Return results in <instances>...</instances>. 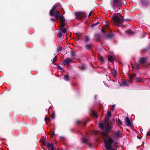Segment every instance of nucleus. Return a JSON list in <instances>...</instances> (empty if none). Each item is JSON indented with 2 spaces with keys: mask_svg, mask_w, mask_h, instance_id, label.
I'll use <instances>...</instances> for the list:
<instances>
[{
  "mask_svg": "<svg viewBox=\"0 0 150 150\" xmlns=\"http://www.w3.org/2000/svg\"><path fill=\"white\" fill-rule=\"evenodd\" d=\"M136 81L139 82H142L143 80L140 79V78H139L138 77H137L135 79Z\"/></svg>",
  "mask_w": 150,
  "mask_h": 150,
  "instance_id": "obj_24",
  "label": "nucleus"
},
{
  "mask_svg": "<svg viewBox=\"0 0 150 150\" xmlns=\"http://www.w3.org/2000/svg\"><path fill=\"white\" fill-rule=\"evenodd\" d=\"M57 68L60 70H63V69L59 65H57Z\"/></svg>",
  "mask_w": 150,
  "mask_h": 150,
  "instance_id": "obj_40",
  "label": "nucleus"
},
{
  "mask_svg": "<svg viewBox=\"0 0 150 150\" xmlns=\"http://www.w3.org/2000/svg\"><path fill=\"white\" fill-rule=\"evenodd\" d=\"M84 40L85 42H88L89 40V38L88 36H86L84 39Z\"/></svg>",
  "mask_w": 150,
  "mask_h": 150,
  "instance_id": "obj_26",
  "label": "nucleus"
},
{
  "mask_svg": "<svg viewBox=\"0 0 150 150\" xmlns=\"http://www.w3.org/2000/svg\"><path fill=\"white\" fill-rule=\"evenodd\" d=\"M88 120V119L87 120L85 121L77 120L76 121V124L77 125L80 124L83 126H85L86 125Z\"/></svg>",
  "mask_w": 150,
  "mask_h": 150,
  "instance_id": "obj_9",
  "label": "nucleus"
},
{
  "mask_svg": "<svg viewBox=\"0 0 150 150\" xmlns=\"http://www.w3.org/2000/svg\"><path fill=\"white\" fill-rule=\"evenodd\" d=\"M78 67L82 71H83L86 69V67L85 65L83 64L81 66H78Z\"/></svg>",
  "mask_w": 150,
  "mask_h": 150,
  "instance_id": "obj_19",
  "label": "nucleus"
},
{
  "mask_svg": "<svg viewBox=\"0 0 150 150\" xmlns=\"http://www.w3.org/2000/svg\"><path fill=\"white\" fill-rule=\"evenodd\" d=\"M62 50V47H59L57 49V52H60Z\"/></svg>",
  "mask_w": 150,
  "mask_h": 150,
  "instance_id": "obj_35",
  "label": "nucleus"
},
{
  "mask_svg": "<svg viewBox=\"0 0 150 150\" xmlns=\"http://www.w3.org/2000/svg\"><path fill=\"white\" fill-rule=\"evenodd\" d=\"M76 35H78V36H79V37H80V36L81 35V34L80 33H76Z\"/></svg>",
  "mask_w": 150,
  "mask_h": 150,
  "instance_id": "obj_53",
  "label": "nucleus"
},
{
  "mask_svg": "<svg viewBox=\"0 0 150 150\" xmlns=\"http://www.w3.org/2000/svg\"><path fill=\"white\" fill-rule=\"evenodd\" d=\"M116 9H118H118H119L118 7H116Z\"/></svg>",
  "mask_w": 150,
  "mask_h": 150,
  "instance_id": "obj_59",
  "label": "nucleus"
},
{
  "mask_svg": "<svg viewBox=\"0 0 150 150\" xmlns=\"http://www.w3.org/2000/svg\"><path fill=\"white\" fill-rule=\"evenodd\" d=\"M138 137V139H141L142 138V137Z\"/></svg>",
  "mask_w": 150,
  "mask_h": 150,
  "instance_id": "obj_57",
  "label": "nucleus"
},
{
  "mask_svg": "<svg viewBox=\"0 0 150 150\" xmlns=\"http://www.w3.org/2000/svg\"><path fill=\"white\" fill-rule=\"evenodd\" d=\"M46 147L48 148H50L52 146V144H51L50 143H49L46 145Z\"/></svg>",
  "mask_w": 150,
  "mask_h": 150,
  "instance_id": "obj_36",
  "label": "nucleus"
},
{
  "mask_svg": "<svg viewBox=\"0 0 150 150\" xmlns=\"http://www.w3.org/2000/svg\"><path fill=\"white\" fill-rule=\"evenodd\" d=\"M115 106V105H112V108H111L110 109V110L111 111H113L114 110V108Z\"/></svg>",
  "mask_w": 150,
  "mask_h": 150,
  "instance_id": "obj_45",
  "label": "nucleus"
},
{
  "mask_svg": "<svg viewBox=\"0 0 150 150\" xmlns=\"http://www.w3.org/2000/svg\"><path fill=\"white\" fill-rule=\"evenodd\" d=\"M75 15L76 17V18L77 19H81L82 18H85L86 16L85 14L81 12H75Z\"/></svg>",
  "mask_w": 150,
  "mask_h": 150,
  "instance_id": "obj_5",
  "label": "nucleus"
},
{
  "mask_svg": "<svg viewBox=\"0 0 150 150\" xmlns=\"http://www.w3.org/2000/svg\"><path fill=\"white\" fill-rule=\"evenodd\" d=\"M93 12V11H91V12L88 15V17H91Z\"/></svg>",
  "mask_w": 150,
  "mask_h": 150,
  "instance_id": "obj_49",
  "label": "nucleus"
},
{
  "mask_svg": "<svg viewBox=\"0 0 150 150\" xmlns=\"http://www.w3.org/2000/svg\"><path fill=\"white\" fill-rule=\"evenodd\" d=\"M59 29L64 33H66L67 32V30L66 28H64V27H61V26H59Z\"/></svg>",
  "mask_w": 150,
  "mask_h": 150,
  "instance_id": "obj_15",
  "label": "nucleus"
},
{
  "mask_svg": "<svg viewBox=\"0 0 150 150\" xmlns=\"http://www.w3.org/2000/svg\"><path fill=\"white\" fill-rule=\"evenodd\" d=\"M42 143L43 145L44 146H45L46 145H47L45 143V142H44V140H42Z\"/></svg>",
  "mask_w": 150,
  "mask_h": 150,
  "instance_id": "obj_48",
  "label": "nucleus"
},
{
  "mask_svg": "<svg viewBox=\"0 0 150 150\" xmlns=\"http://www.w3.org/2000/svg\"><path fill=\"white\" fill-rule=\"evenodd\" d=\"M51 150H56V147L54 146L53 144H52V146L51 147Z\"/></svg>",
  "mask_w": 150,
  "mask_h": 150,
  "instance_id": "obj_38",
  "label": "nucleus"
},
{
  "mask_svg": "<svg viewBox=\"0 0 150 150\" xmlns=\"http://www.w3.org/2000/svg\"><path fill=\"white\" fill-rule=\"evenodd\" d=\"M55 117V112L54 111H53L52 112V117L54 119Z\"/></svg>",
  "mask_w": 150,
  "mask_h": 150,
  "instance_id": "obj_28",
  "label": "nucleus"
},
{
  "mask_svg": "<svg viewBox=\"0 0 150 150\" xmlns=\"http://www.w3.org/2000/svg\"><path fill=\"white\" fill-rule=\"evenodd\" d=\"M118 121L119 123L118 124V126H120L122 125V122L119 119H118Z\"/></svg>",
  "mask_w": 150,
  "mask_h": 150,
  "instance_id": "obj_42",
  "label": "nucleus"
},
{
  "mask_svg": "<svg viewBox=\"0 0 150 150\" xmlns=\"http://www.w3.org/2000/svg\"><path fill=\"white\" fill-rule=\"evenodd\" d=\"M98 58L100 61L102 63H103L104 62V60L103 57L100 54L98 55Z\"/></svg>",
  "mask_w": 150,
  "mask_h": 150,
  "instance_id": "obj_16",
  "label": "nucleus"
},
{
  "mask_svg": "<svg viewBox=\"0 0 150 150\" xmlns=\"http://www.w3.org/2000/svg\"><path fill=\"white\" fill-rule=\"evenodd\" d=\"M139 66V64H138L135 63V69H138V67Z\"/></svg>",
  "mask_w": 150,
  "mask_h": 150,
  "instance_id": "obj_33",
  "label": "nucleus"
},
{
  "mask_svg": "<svg viewBox=\"0 0 150 150\" xmlns=\"http://www.w3.org/2000/svg\"><path fill=\"white\" fill-rule=\"evenodd\" d=\"M105 25L106 27H108V25Z\"/></svg>",
  "mask_w": 150,
  "mask_h": 150,
  "instance_id": "obj_62",
  "label": "nucleus"
},
{
  "mask_svg": "<svg viewBox=\"0 0 150 150\" xmlns=\"http://www.w3.org/2000/svg\"><path fill=\"white\" fill-rule=\"evenodd\" d=\"M89 140L88 138L84 136L83 137V141L84 143H87Z\"/></svg>",
  "mask_w": 150,
  "mask_h": 150,
  "instance_id": "obj_22",
  "label": "nucleus"
},
{
  "mask_svg": "<svg viewBox=\"0 0 150 150\" xmlns=\"http://www.w3.org/2000/svg\"><path fill=\"white\" fill-rule=\"evenodd\" d=\"M132 68L133 69L134 68V66L133 65V64H132Z\"/></svg>",
  "mask_w": 150,
  "mask_h": 150,
  "instance_id": "obj_58",
  "label": "nucleus"
},
{
  "mask_svg": "<svg viewBox=\"0 0 150 150\" xmlns=\"http://www.w3.org/2000/svg\"><path fill=\"white\" fill-rule=\"evenodd\" d=\"M126 33L128 34L133 35L134 34L133 32L131 30H128L126 31Z\"/></svg>",
  "mask_w": 150,
  "mask_h": 150,
  "instance_id": "obj_25",
  "label": "nucleus"
},
{
  "mask_svg": "<svg viewBox=\"0 0 150 150\" xmlns=\"http://www.w3.org/2000/svg\"><path fill=\"white\" fill-rule=\"evenodd\" d=\"M147 135L149 136H150V131H148L147 132Z\"/></svg>",
  "mask_w": 150,
  "mask_h": 150,
  "instance_id": "obj_52",
  "label": "nucleus"
},
{
  "mask_svg": "<svg viewBox=\"0 0 150 150\" xmlns=\"http://www.w3.org/2000/svg\"><path fill=\"white\" fill-rule=\"evenodd\" d=\"M59 19L61 23L60 26H61V27H64V25H65L67 23L65 21V19L64 18L63 15L60 16Z\"/></svg>",
  "mask_w": 150,
  "mask_h": 150,
  "instance_id": "obj_8",
  "label": "nucleus"
},
{
  "mask_svg": "<svg viewBox=\"0 0 150 150\" xmlns=\"http://www.w3.org/2000/svg\"><path fill=\"white\" fill-rule=\"evenodd\" d=\"M99 23L97 22L96 23L93 24L91 25V27L93 28L95 26L98 25Z\"/></svg>",
  "mask_w": 150,
  "mask_h": 150,
  "instance_id": "obj_27",
  "label": "nucleus"
},
{
  "mask_svg": "<svg viewBox=\"0 0 150 150\" xmlns=\"http://www.w3.org/2000/svg\"><path fill=\"white\" fill-rule=\"evenodd\" d=\"M60 140L62 141H64L65 139V137L63 136H61L60 137Z\"/></svg>",
  "mask_w": 150,
  "mask_h": 150,
  "instance_id": "obj_41",
  "label": "nucleus"
},
{
  "mask_svg": "<svg viewBox=\"0 0 150 150\" xmlns=\"http://www.w3.org/2000/svg\"><path fill=\"white\" fill-rule=\"evenodd\" d=\"M90 114L91 115L94 117L96 118L97 119L98 118V116L97 114L96 113V112L94 111L91 110L90 112Z\"/></svg>",
  "mask_w": 150,
  "mask_h": 150,
  "instance_id": "obj_14",
  "label": "nucleus"
},
{
  "mask_svg": "<svg viewBox=\"0 0 150 150\" xmlns=\"http://www.w3.org/2000/svg\"><path fill=\"white\" fill-rule=\"evenodd\" d=\"M57 56H56L54 58L52 62V64H54L55 62H56L57 60Z\"/></svg>",
  "mask_w": 150,
  "mask_h": 150,
  "instance_id": "obj_32",
  "label": "nucleus"
},
{
  "mask_svg": "<svg viewBox=\"0 0 150 150\" xmlns=\"http://www.w3.org/2000/svg\"><path fill=\"white\" fill-rule=\"evenodd\" d=\"M140 4L144 6H147L150 4V0H140Z\"/></svg>",
  "mask_w": 150,
  "mask_h": 150,
  "instance_id": "obj_7",
  "label": "nucleus"
},
{
  "mask_svg": "<svg viewBox=\"0 0 150 150\" xmlns=\"http://www.w3.org/2000/svg\"><path fill=\"white\" fill-rule=\"evenodd\" d=\"M71 55L72 56L74 57V56H75V54L74 52H73L72 51H71Z\"/></svg>",
  "mask_w": 150,
  "mask_h": 150,
  "instance_id": "obj_46",
  "label": "nucleus"
},
{
  "mask_svg": "<svg viewBox=\"0 0 150 150\" xmlns=\"http://www.w3.org/2000/svg\"><path fill=\"white\" fill-rule=\"evenodd\" d=\"M79 40V38H78L77 39V40Z\"/></svg>",
  "mask_w": 150,
  "mask_h": 150,
  "instance_id": "obj_61",
  "label": "nucleus"
},
{
  "mask_svg": "<svg viewBox=\"0 0 150 150\" xmlns=\"http://www.w3.org/2000/svg\"><path fill=\"white\" fill-rule=\"evenodd\" d=\"M92 44H89L86 45L85 46V48L86 49L89 50H91L92 47Z\"/></svg>",
  "mask_w": 150,
  "mask_h": 150,
  "instance_id": "obj_17",
  "label": "nucleus"
},
{
  "mask_svg": "<svg viewBox=\"0 0 150 150\" xmlns=\"http://www.w3.org/2000/svg\"><path fill=\"white\" fill-rule=\"evenodd\" d=\"M113 57L112 56H110L108 58V60L109 61H112L113 60Z\"/></svg>",
  "mask_w": 150,
  "mask_h": 150,
  "instance_id": "obj_30",
  "label": "nucleus"
},
{
  "mask_svg": "<svg viewBox=\"0 0 150 150\" xmlns=\"http://www.w3.org/2000/svg\"><path fill=\"white\" fill-rule=\"evenodd\" d=\"M132 74L134 78L136 76H137L136 74Z\"/></svg>",
  "mask_w": 150,
  "mask_h": 150,
  "instance_id": "obj_54",
  "label": "nucleus"
},
{
  "mask_svg": "<svg viewBox=\"0 0 150 150\" xmlns=\"http://www.w3.org/2000/svg\"><path fill=\"white\" fill-rule=\"evenodd\" d=\"M113 8L115 12L118 11V9H116V7H118L119 9L120 10L122 8L121 4H122V0H113Z\"/></svg>",
  "mask_w": 150,
  "mask_h": 150,
  "instance_id": "obj_3",
  "label": "nucleus"
},
{
  "mask_svg": "<svg viewBox=\"0 0 150 150\" xmlns=\"http://www.w3.org/2000/svg\"><path fill=\"white\" fill-rule=\"evenodd\" d=\"M122 84H120V85L121 86H128V85L127 83V80H125L122 81Z\"/></svg>",
  "mask_w": 150,
  "mask_h": 150,
  "instance_id": "obj_20",
  "label": "nucleus"
},
{
  "mask_svg": "<svg viewBox=\"0 0 150 150\" xmlns=\"http://www.w3.org/2000/svg\"><path fill=\"white\" fill-rule=\"evenodd\" d=\"M54 134V131H53V132H52V134L51 135V137H52Z\"/></svg>",
  "mask_w": 150,
  "mask_h": 150,
  "instance_id": "obj_50",
  "label": "nucleus"
},
{
  "mask_svg": "<svg viewBox=\"0 0 150 150\" xmlns=\"http://www.w3.org/2000/svg\"><path fill=\"white\" fill-rule=\"evenodd\" d=\"M107 115L108 117H110L111 116V113L110 111H108L107 112Z\"/></svg>",
  "mask_w": 150,
  "mask_h": 150,
  "instance_id": "obj_39",
  "label": "nucleus"
},
{
  "mask_svg": "<svg viewBox=\"0 0 150 150\" xmlns=\"http://www.w3.org/2000/svg\"><path fill=\"white\" fill-rule=\"evenodd\" d=\"M56 13H57V14H58L59 15V14H60V12H59L58 11H57L56 12Z\"/></svg>",
  "mask_w": 150,
  "mask_h": 150,
  "instance_id": "obj_55",
  "label": "nucleus"
},
{
  "mask_svg": "<svg viewBox=\"0 0 150 150\" xmlns=\"http://www.w3.org/2000/svg\"><path fill=\"white\" fill-rule=\"evenodd\" d=\"M114 147H115V148H118V147H119V146H117V145L114 146Z\"/></svg>",
  "mask_w": 150,
  "mask_h": 150,
  "instance_id": "obj_56",
  "label": "nucleus"
},
{
  "mask_svg": "<svg viewBox=\"0 0 150 150\" xmlns=\"http://www.w3.org/2000/svg\"><path fill=\"white\" fill-rule=\"evenodd\" d=\"M129 79L131 80H132L134 79V78L133 77V76L131 74V75L129 76Z\"/></svg>",
  "mask_w": 150,
  "mask_h": 150,
  "instance_id": "obj_37",
  "label": "nucleus"
},
{
  "mask_svg": "<svg viewBox=\"0 0 150 150\" xmlns=\"http://www.w3.org/2000/svg\"><path fill=\"white\" fill-rule=\"evenodd\" d=\"M72 60V59L69 58L67 57L63 62V64L64 65H67Z\"/></svg>",
  "mask_w": 150,
  "mask_h": 150,
  "instance_id": "obj_12",
  "label": "nucleus"
},
{
  "mask_svg": "<svg viewBox=\"0 0 150 150\" xmlns=\"http://www.w3.org/2000/svg\"><path fill=\"white\" fill-rule=\"evenodd\" d=\"M57 7V5H54L53 6L52 8L50 10V14L51 16H54L55 15L54 12Z\"/></svg>",
  "mask_w": 150,
  "mask_h": 150,
  "instance_id": "obj_10",
  "label": "nucleus"
},
{
  "mask_svg": "<svg viewBox=\"0 0 150 150\" xmlns=\"http://www.w3.org/2000/svg\"><path fill=\"white\" fill-rule=\"evenodd\" d=\"M148 59L147 57H140L139 59L138 62L139 64L144 65L146 63Z\"/></svg>",
  "mask_w": 150,
  "mask_h": 150,
  "instance_id": "obj_6",
  "label": "nucleus"
},
{
  "mask_svg": "<svg viewBox=\"0 0 150 150\" xmlns=\"http://www.w3.org/2000/svg\"><path fill=\"white\" fill-rule=\"evenodd\" d=\"M112 120L114 122V119H112Z\"/></svg>",
  "mask_w": 150,
  "mask_h": 150,
  "instance_id": "obj_63",
  "label": "nucleus"
},
{
  "mask_svg": "<svg viewBox=\"0 0 150 150\" xmlns=\"http://www.w3.org/2000/svg\"><path fill=\"white\" fill-rule=\"evenodd\" d=\"M50 21H52L53 23H54L55 22L56 20L53 18H52L51 19Z\"/></svg>",
  "mask_w": 150,
  "mask_h": 150,
  "instance_id": "obj_51",
  "label": "nucleus"
},
{
  "mask_svg": "<svg viewBox=\"0 0 150 150\" xmlns=\"http://www.w3.org/2000/svg\"><path fill=\"white\" fill-rule=\"evenodd\" d=\"M114 35L112 33H110L105 35L104 38L106 39H110L114 37Z\"/></svg>",
  "mask_w": 150,
  "mask_h": 150,
  "instance_id": "obj_11",
  "label": "nucleus"
},
{
  "mask_svg": "<svg viewBox=\"0 0 150 150\" xmlns=\"http://www.w3.org/2000/svg\"><path fill=\"white\" fill-rule=\"evenodd\" d=\"M99 126L102 129H105V132H101V134L104 137H106L108 134V132H110L112 128V127L110 126L108 122V120L107 121V123H105L104 125L100 123Z\"/></svg>",
  "mask_w": 150,
  "mask_h": 150,
  "instance_id": "obj_1",
  "label": "nucleus"
},
{
  "mask_svg": "<svg viewBox=\"0 0 150 150\" xmlns=\"http://www.w3.org/2000/svg\"><path fill=\"white\" fill-rule=\"evenodd\" d=\"M111 73L113 76H115L116 75H117V72L116 71L115 69H112L111 70Z\"/></svg>",
  "mask_w": 150,
  "mask_h": 150,
  "instance_id": "obj_23",
  "label": "nucleus"
},
{
  "mask_svg": "<svg viewBox=\"0 0 150 150\" xmlns=\"http://www.w3.org/2000/svg\"><path fill=\"white\" fill-rule=\"evenodd\" d=\"M104 141L106 144L105 148L107 150H117L112 148L111 144L114 143V141L110 137H108L107 140L105 139Z\"/></svg>",
  "mask_w": 150,
  "mask_h": 150,
  "instance_id": "obj_2",
  "label": "nucleus"
},
{
  "mask_svg": "<svg viewBox=\"0 0 150 150\" xmlns=\"http://www.w3.org/2000/svg\"><path fill=\"white\" fill-rule=\"evenodd\" d=\"M121 135L120 132L118 130L115 132V136L117 137H120Z\"/></svg>",
  "mask_w": 150,
  "mask_h": 150,
  "instance_id": "obj_21",
  "label": "nucleus"
},
{
  "mask_svg": "<svg viewBox=\"0 0 150 150\" xmlns=\"http://www.w3.org/2000/svg\"><path fill=\"white\" fill-rule=\"evenodd\" d=\"M62 33L59 32L58 33V37L59 38H60L62 36Z\"/></svg>",
  "mask_w": 150,
  "mask_h": 150,
  "instance_id": "obj_34",
  "label": "nucleus"
},
{
  "mask_svg": "<svg viewBox=\"0 0 150 150\" xmlns=\"http://www.w3.org/2000/svg\"><path fill=\"white\" fill-rule=\"evenodd\" d=\"M64 79L65 80L68 81L69 80V78L68 75H65L64 76Z\"/></svg>",
  "mask_w": 150,
  "mask_h": 150,
  "instance_id": "obj_31",
  "label": "nucleus"
},
{
  "mask_svg": "<svg viewBox=\"0 0 150 150\" xmlns=\"http://www.w3.org/2000/svg\"><path fill=\"white\" fill-rule=\"evenodd\" d=\"M119 16L122 18V19L124 21H130V20L129 19H123V17L121 14H119Z\"/></svg>",
  "mask_w": 150,
  "mask_h": 150,
  "instance_id": "obj_29",
  "label": "nucleus"
},
{
  "mask_svg": "<svg viewBox=\"0 0 150 150\" xmlns=\"http://www.w3.org/2000/svg\"><path fill=\"white\" fill-rule=\"evenodd\" d=\"M117 14H120L119 13H114L113 15L111 17L112 20L114 21L117 25H118L117 24L123 22V20L122 19V18L120 19L118 16H117Z\"/></svg>",
  "mask_w": 150,
  "mask_h": 150,
  "instance_id": "obj_4",
  "label": "nucleus"
},
{
  "mask_svg": "<svg viewBox=\"0 0 150 150\" xmlns=\"http://www.w3.org/2000/svg\"><path fill=\"white\" fill-rule=\"evenodd\" d=\"M101 30L102 33L104 34H105V33L106 31L104 30L103 27H102Z\"/></svg>",
  "mask_w": 150,
  "mask_h": 150,
  "instance_id": "obj_44",
  "label": "nucleus"
},
{
  "mask_svg": "<svg viewBox=\"0 0 150 150\" xmlns=\"http://www.w3.org/2000/svg\"><path fill=\"white\" fill-rule=\"evenodd\" d=\"M89 146H90V147L92 146V144H89Z\"/></svg>",
  "mask_w": 150,
  "mask_h": 150,
  "instance_id": "obj_60",
  "label": "nucleus"
},
{
  "mask_svg": "<svg viewBox=\"0 0 150 150\" xmlns=\"http://www.w3.org/2000/svg\"><path fill=\"white\" fill-rule=\"evenodd\" d=\"M101 34H100L96 33L95 35V38L97 41H99Z\"/></svg>",
  "mask_w": 150,
  "mask_h": 150,
  "instance_id": "obj_18",
  "label": "nucleus"
},
{
  "mask_svg": "<svg viewBox=\"0 0 150 150\" xmlns=\"http://www.w3.org/2000/svg\"><path fill=\"white\" fill-rule=\"evenodd\" d=\"M54 16H55V17L56 18H58L59 19H60V16L59 15L55 14V15Z\"/></svg>",
  "mask_w": 150,
  "mask_h": 150,
  "instance_id": "obj_43",
  "label": "nucleus"
},
{
  "mask_svg": "<svg viewBox=\"0 0 150 150\" xmlns=\"http://www.w3.org/2000/svg\"><path fill=\"white\" fill-rule=\"evenodd\" d=\"M49 118L48 117H46L45 118V120L46 121H49Z\"/></svg>",
  "mask_w": 150,
  "mask_h": 150,
  "instance_id": "obj_47",
  "label": "nucleus"
},
{
  "mask_svg": "<svg viewBox=\"0 0 150 150\" xmlns=\"http://www.w3.org/2000/svg\"><path fill=\"white\" fill-rule=\"evenodd\" d=\"M125 123L126 125L130 127L131 126V122L129 120V118L127 117L125 118Z\"/></svg>",
  "mask_w": 150,
  "mask_h": 150,
  "instance_id": "obj_13",
  "label": "nucleus"
}]
</instances>
